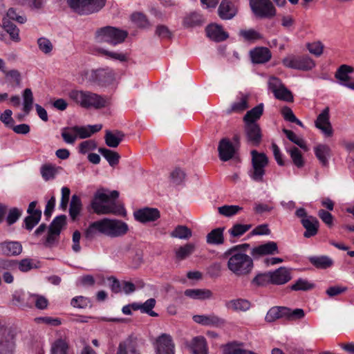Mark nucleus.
<instances>
[{
  "mask_svg": "<svg viewBox=\"0 0 354 354\" xmlns=\"http://www.w3.org/2000/svg\"><path fill=\"white\" fill-rule=\"evenodd\" d=\"M106 73L105 70L98 69L96 71H86L85 75L86 78L88 79L90 82H104L106 81L104 77Z\"/></svg>",
  "mask_w": 354,
  "mask_h": 354,
  "instance_id": "nucleus-50",
  "label": "nucleus"
},
{
  "mask_svg": "<svg viewBox=\"0 0 354 354\" xmlns=\"http://www.w3.org/2000/svg\"><path fill=\"white\" fill-rule=\"evenodd\" d=\"M51 354H68V342L62 339H58L51 346Z\"/></svg>",
  "mask_w": 354,
  "mask_h": 354,
  "instance_id": "nucleus-41",
  "label": "nucleus"
},
{
  "mask_svg": "<svg viewBox=\"0 0 354 354\" xmlns=\"http://www.w3.org/2000/svg\"><path fill=\"white\" fill-rule=\"evenodd\" d=\"M283 64L288 68L300 70L310 71L315 66V61L308 55H288L282 60Z\"/></svg>",
  "mask_w": 354,
  "mask_h": 354,
  "instance_id": "nucleus-8",
  "label": "nucleus"
},
{
  "mask_svg": "<svg viewBox=\"0 0 354 354\" xmlns=\"http://www.w3.org/2000/svg\"><path fill=\"white\" fill-rule=\"evenodd\" d=\"M8 21L9 20H13L16 22L24 24L26 22L27 18L24 15H19L17 10L14 8H10L7 12H6V17H5Z\"/></svg>",
  "mask_w": 354,
  "mask_h": 354,
  "instance_id": "nucleus-54",
  "label": "nucleus"
},
{
  "mask_svg": "<svg viewBox=\"0 0 354 354\" xmlns=\"http://www.w3.org/2000/svg\"><path fill=\"white\" fill-rule=\"evenodd\" d=\"M124 134L120 131H106L104 136L105 142L109 147H117L123 140Z\"/></svg>",
  "mask_w": 354,
  "mask_h": 354,
  "instance_id": "nucleus-30",
  "label": "nucleus"
},
{
  "mask_svg": "<svg viewBox=\"0 0 354 354\" xmlns=\"http://www.w3.org/2000/svg\"><path fill=\"white\" fill-rule=\"evenodd\" d=\"M40 172L42 178L47 181L55 177L57 169L55 165L46 164L41 167Z\"/></svg>",
  "mask_w": 354,
  "mask_h": 354,
  "instance_id": "nucleus-46",
  "label": "nucleus"
},
{
  "mask_svg": "<svg viewBox=\"0 0 354 354\" xmlns=\"http://www.w3.org/2000/svg\"><path fill=\"white\" fill-rule=\"evenodd\" d=\"M248 95L241 94L239 99L233 103L231 106V110L234 112L243 111L248 107Z\"/></svg>",
  "mask_w": 354,
  "mask_h": 354,
  "instance_id": "nucleus-55",
  "label": "nucleus"
},
{
  "mask_svg": "<svg viewBox=\"0 0 354 354\" xmlns=\"http://www.w3.org/2000/svg\"><path fill=\"white\" fill-rule=\"evenodd\" d=\"M66 223V216H59L54 218L50 225L46 241L48 243H53L57 236L60 234L62 228Z\"/></svg>",
  "mask_w": 354,
  "mask_h": 354,
  "instance_id": "nucleus-18",
  "label": "nucleus"
},
{
  "mask_svg": "<svg viewBox=\"0 0 354 354\" xmlns=\"http://www.w3.org/2000/svg\"><path fill=\"white\" fill-rule=\"evenodd\" d=\"M303 227L306 229L304 236L306 238H310L317 234L319 223L317 218L309 216L308 218L301 220Z\"/></svg>",
  "mask_w": 354,
  "mask_h": 354,
  "instance_id": "nucleus-24",
  "label": "nucleus"
},
{
  "mask_svg": "<svg viewBox=\"0 0 354 354\" xmlns=\"http://www.w3.org/2000/svg\"><path fill=\"white\" fill-rule=\"evenodd\" d=\"M227 308L234 311H243L248 310L251 307L250 302L244 299H232L227 301L225 304Z\"/></svg>",
  "mask_w": 354,
  "mask_h": 354,
  "instance_id": "nucleus-31",
  "label": "nucleus"
},
{
  "mask_svg": "<svg viewBox=\"0 0 354 354\" xmlns=\"http://www.w3.org/2000/svg\"><path fill=\"white\" fill-rule=\"evenodd\" d=\"M251 283L252 284L257 286H263L271 283L270 272L258 274L252 280Z\"/></svg>",
  "mask_w": 354,
  "mask_h": 354,
  "instance_id": "nucleus-56",
  "label": "nucleus"
},
{
  "mask_svg": "<svg viewBox=\"0 0 354 354\" xmlns=\"http://www.w3.org/2000/svg\"><path fill=\"white\" fill-rule=\"evenodd\" d=\"M156 303V299L153 298H150L145 302L141 303V312L142 313H147L151 317H157L158 314L153 310Z\"/></svg>",
  "mask_w": 354,
  "mask_h": 354,
  "instance_id": "nucleus-58",
  "label": "nucleus"
},
{
  "mask_svg": "<svg viewBox=\"0 0 354 354\" xmlns=\"http://www.w3.org/2000/svg\"><path fill=\"white\" fill-rule=\"evenodd\" d=\"M203 18L201 15L198 12H192L187 15L183 20V25L185 27L190 28L201 24Z\"/></svg>",
  "mask_w": 354,
  "mask_h": 354,
  "instance_id": "nucleus-42",
  "label": "nucleus"
},
{
  "mask_svg": "<svg viewBox=\"0 0 354 354\" xmlns=\"http://www.w3.org/2000/svg\"><path fill=\"white\" fill-rule=\"evenodd\" d=\"M252 225L250 224H235L229 230L230 234L233 237H239L248 232Z\"/></svg>",
  "mask_w": 354,
  "mask_h": 354,
  "instance_id": "nucleus-53",
  "label": "nucleus"
},
{
  "mask_svg": "<svg viewBox=\"0 0 354 354\" xmlns=\"http://www.w3.org/2000/svg\"><path fill=\"white\" fill-rule=\"evenodd\" d=\"M353 68L348 65H342L336 71L335 77L342 86L354 90V78L351 76Z\"/></svg>",
  "mask_w": 354,
  "mask_h": 354,
  "instance_id": "nucleus-13",
  "label": "nucleus"
},
{
  "mask_svg": "<svg viewBox=\"0 0 354 354\" xmlns=\"http://www.w3.org/2000/svg\"><path fill=\"white\" fill-rule=\"evenodd\" d=\"M127 36V32L110 26L100 28L96 32L98 42H106L114 46L124 41Z\"/></svg>",
  "mask_w": 354,
  "mask_h": 354,
  "instance_id": "nucleus-7",
  "label": "nucleus"
},
{
  "mask_svg": "<svg viewBox=\"0 0 354 354\" xmlns=\"http://www.w3.org/2000/svg\"><path fill=\"white\" fill-rule=\"evenodd\" d=\"M3 28L13 41L18 43L21 41L19 29L6 18L3 19Z\"/></svg>",
  "mask_w": 354,
  "mask_h": 354,
  "instance_id": "nucleus-33",
  "label": "nucleus"
},
{
  "mask_svg": "<svg viewBox=\"0 0 354 354\" xmlns=\"http://www.w3.org/2000/svg\"><path fill=\"white\" fill-rule=\"evenodd\" d=\"M279 252L277 243L274 241H268L253 248L251 255L256 259L261 256L277 254Z\"/></svg>",
  "mask_w": 354,
  "mask_h": 354,
  "instance_id": "nucleus-15",
  "label": "nucleus"
},
{
  "mask_svg": "<svg viewBox=\"0 0 354 354\" xmlns=\"http://www.w3.org/2000/svg\"><path fill=\"white\" fill-rule=\"evenodd\" d=\"M192 319L195 323L203 326L221 328L225 324V320L214 313L195 315Z\"/></svg>",
  "mask_w": 354,
  "mask_h": 354,
  "instance_id": "nucleus-12",
  "label": "nucleus"
},
{
  "mask_svg": "<svg viewBox=\"0 0 354 354\" xmlns=\"http://www.w3.org/2000/svg\"><path fill=\"white\" fill-rule=\"evenodd\" d=\"M133 216L136 221L145 223L156 221L160 215L158 209L145 207L134 212Z\"/></svg>",
  "mask_w": 354,
  "mask_h": 354,
  "instance_id": "nucleus-16",
  "label": "nucleus"
},
{
  "mask_svg": "<svg viewBox=\"0 0 354 354\" xmlns=\"http://www.w3.org/2000/svg\"><path fill=\"white\" fill-rule=\"evenodd\" d=\"M230 254L227 260L228 270L236 277L249 275L254 268L253 260L251 257L242 252L236 251L234 248L229 251Z\"/></svg>",
  "mask_w": 354,
  "mask_h": 354,
  "instance_id": "nucleus-4",
  "label": "nucleus"
},
{
  "mask_svg": "<svg viewBox=\"0 0 354 354\" xmlns=\"http://www.w3.org/2000/svg\"><path fill=\"white\" fill-rule=\"evenodd\" d=\"M62 137L66 143L73 144L77 139L74 126L63 128L62 129Z\"/></svg>",
  "mask_w": 354,
  "mask_h": 354,
  "instance_id": "nucleus-47",
  "label": "nucleus"
},
{
  "mask_svg": "<svg viewBox=\"0 0 354 354\" xmlns=\"http://www.w3.org/2000/svg\"><path fill=\"white\" fill-rule=\"evenodd\" d=\"M268 84L269 90L272 91L275 98L285 102L293 101V95L291 91L284 86L278 77H270Z\"/></svg>",
  "mask_w": 354,
  "mask_h": 354,
  "instance_id": "nucleus-10",
  "label": "nucleus"
},
{
  "mask_svg": "<svg viewBox=\"0 0 354 354\" xmlns=\"http://www.w3.org/2000/svg\"><path fill=\"white\" fill-rule=\"evenodd\" d=\"M218 12L221 19H231L236 15L237 8L230 0H223Z\"/></svg>",
  "mask_w": 354,
  "mask_h": 354,
  "instance_id": "nucleus-20",
  "label": "nucleus"
},
{
  "mask_svg": "<svg viewBox=\"0 0 354 354\" xmlns=\"http://www.w3.org/2000/svg\"><path fill=\"white\" fill-rule=\"evenodd\" d=\"M306 47L311 54L317 57H319L323 53L324 45L319 41L308 43Z\"/></svg>",
  "mask_w": 354,
  "mask_h": 354,
  "instance_id": "nucleus-63",
  "label": "nucleus"
},
{
  "mask_svg": "<svg viewBox=\"0 0 354 354\" xmlns=\"http://www.w3.org/2000/svg\"><path fill=\"white\" fill-rule=\"evenodd\" d=\"M263 111V104H259L257 106L248 111L244 116V121L245 124L248 122H255L256 120L260 118Z\"/></svg>",
  "mask_w": 354,
  "mask_h": 354,
  "instance_id": "nucleus-39",
  "label": "nucleus"
},
{
  "mask_svg": "<svg viewBox=\"0 0 354 354\" xmlns=\"http://www.w3.org/2000/svg\"><path fill=\"white\" fill-rule=\"evenodd\" d=\"M283 132L291 142L298 145L304 151L308 150L305 141L301 137L296 135L293 131L283 129Z\"/></svg>",
  "mask_w": 354,
  "mask_h": 354,
  "instance_id": "nucleus-51",
  "label": "nucleus"
},
{
  "mask_svg": "<svg viewBox=\"0 0 354 354\" xmlns=\"http://www.w3.org/2000/svg\"><path fill=\"white\" fill-rule=\"evenodd\" d=\"M239 35L245 41H254L262 38L261 34L254 29L241 30L239 32Z\"/></svg>",
  "mask_w": 354,
  "mask_h": 354,
  "instance_id": "nucleus-57",
  "label": "nucleus"
},
{
  "mask_svg": "<svg viewBox=\"0 0 354 354\" xmlns=\"http://www.w3.org/2000/svg\"><path fill=\"white\" fill-rule=\"evenodd\" d=\"M131 21L140 28H147L149 26V22L145 15L141 12L132 14Z\"/></svg>",
  "mask_w": 354,
  "mask_h": 354,
  "instance_id": "nucleus-60",
  "label": "nucleus"
},
{
  "mask_svg": "<svg viewBox=\"0 0 354 354\" xmlns=\"http://www.w3.org/2000/svg\"><path fill=\"white\" fill-rule=\"evenodd\" d=\"M29 301L34 303L35 307L40 310L46 308L48 304V301L45 297L37 294L30 295Z\"/></svg>",
  "mask_w": 354,
  "mask_h": 354,
  "instance_id": "nucleus-52",
  "label": "nucleus"
},
{
  "mask_svg": "<svg viewBox=\"0 0 354 354\" xmlns=\"http://www.w3.org/2000/svg\"><path fill=\"white\" fill-rule=\"evenodd\" d=\"M310 262L317 268L326 269L333 265V260L327 256L311 257Z\"/></svg>",
  "mask_w": 354,
  "mask_h": 354,
  "instance_id": "nucleus-38",
  "label": "nucleus"
},
{
  "mask_svg": "<svg viewBox=\"0 0 354 354\" xmlns=\"http://www.w3.org/2000/svg\"><path fill=\"white\" fill-rule=\"evenodd\" d=\"M119 193L117 191H109L100 189L95 193L91 205L93 212L97 214H115L125 216L124 207L118 204L115 200Z\"/></svg>",
  "mask_w": 354,
  "mask_h": 354,
  "instance_id": "nucleus-2",
  "label": "nucleus"
},
{
  "mask_svg": "<svg viewBox=\"0 0 354 354\" xmlns=\"http://www.w3.org/2000/svg\"><path fill=\"white\" fill-rule=\"evenodd\" d=\"M286 151L289 153L293 164L298 168L304 165V160L301 151L295 147H286Z\"/></svg>",
  "mask_w": 354,
  "mask_h": 354,
  "instance_id": "nucleus-37",
  "label": "nucleus"
},
{
  "mask_svg": "<svg viewBox=\"0 0 354 354\" xmlns=\"http://www.w3.org/2000/svg\"><path fill=\"white\" fill-rule=\"evenodd\" d=\"M252 61L257 64H263L268 62L271 58V53L268 48H256L250 52Z\"/></svg>",
  "mask_w": 354,
  "mask_h": 354,
  "instance_id": "nucleus-27",
  "label": "nucleus"
},
{
  "mask_svg": "<svg viewBox=\"0 0 354 354\" xmlns=\"http://www.w3.org/2000/svg\"><path fill=\"white\" fill-rule=\"evenodd\" d=\"M315 156L323 166L328 164V159L331 156L330 147L325 144H319L314 147Z\"/></svg>",
  "mask_w": 354,
  "mask_h": 354,
  "instance_id": "nucleus-28",
  "label": "nucleus"
},
{
  "mask_svg": "<svg viewBox=\"0 0 354 354\" xmlns=\"http://www.w3.org/2000/svg\"><path fill=\"white\" fill-rule=\"evenodd\" d=\"M314 287L313 283L309 282L306 279H299L297 280L295 283L291 286V289L292 290H308L312 289Z\"/></svg>",
  "mask_w": 354,
  "mask_h": 354,
  "instance_id": "nucleus-61",
  "label": "nucleus"
},
{
  "mask_svg": "<svg viewBox=\"0 0 354 354\" xmlns=\"http://www.w3.org/2000/svg\"><path fill=\"white\" fill-rule=\"evenodd\" d=\"M116 354H141L136 342L127 338L120 342Z\"/></svg>",
  "mask_w": 354,
  "mask_h": 354,
  "instance_id": "nucleus-22",
  "label": "nucleus"
},
{
  "mask_svg": "<svg viewBox=\"0 0 354 354\" xmlns=\"http://www.w3.org/2000/svg\"><path fill=\"white\" fill-rule=\"evenodd\" d=\"M247 140L252 145L257 146L261 140V133L259 126L256 122H248L245 127Z\"/></svg>",
  "mask_w": 354,
  "mask_h": 354,
  "instance_id": "nucleus-17",
  "label": "nucleus"
},
{
  "mask_svg": "<svg viewBox=\"0 0 354 354\" xmlns=\"http://www.w3.org/2000/svg\"><path fill=\"white\" fill-rule=\"evenodd\" d=\"M270 273L271 277V283L282 285L291 279L290 272L285 267H281L274 272H270Z\"/></svg>",
  "mask_w": 354,
  "mask_h": 354,
  "instance_id": "nucleus-23",
  "label": "nucleus"
},
{
  "mask_svg": "<svg viewBox=\"0 0 354 354\" xmlns=\"http://www.w3.org/2000/svg\"><path fill=\"white\" fill-rule=\"evenodd\" d=\"M41 216V211H37L32 215H29L25 218V225L26 229L31 230L40 221Z\"/></svg>",
  "mask_w": 354,
  "mask_h": 354,
  "instance_id": "nucleus-59",
  "label": "nucleus"
},
{
  "mask_svg": "<svg viewBox=\"0 0 354 354\" xmlns=\"http://www.w3.org/2000/svg\"><path fill=\"white\" fill-rule=\"evenodd\" d=\"M22 246L17 241H5L0 243V253L6 256H17L21 254Z\"/></svg>",
  "mask_w": 354,
  "mask_h": 354,
  "instance_id": "nucleus-25",
  "label": "nucleus"
},
{
  "mask_svg": "<svg viewBox=\"0 0 354 354\" xmlns=\"http://www.w3.org/2000/svg\"><path fill=\"white\" fill-rule=\"evenodd\" d=\"M128 231V225L124 221L104 218L90 223L84 232V236L88 240H92L99 234L117 238L124 236Z\"/></svg>",
  "mask_w": 354,
  "mask_h": 354,
  "instance_id": "nucleus-1",
  "label": "nucleus"
},
{
  "mask_svg": "<svg viewBox=\"0 0 354 354\" xmlns=\"http://www.w3.org/2000/svg\"><path fill=\"white\" fill-rule=\"evenodd\" d=\"M241 209L238 205H224L218 207V212L225 216H232L237 214Z\"/></svg>",
  "mask_w": 354,
  "mask_h": 354,
  "instance_id": "nucleus-64",
  "label": "nucleus"
},
{
  "mask_svg": "<svg viewBox=\"0 0 354 354\" xmlns=\"http://www.w3.org/2000/svg\"><path fill=\"white\" fill-rule=\"evenodd\" d=\"M185 295L194 299H206L212 297V292L208 289H188Z\"/></svg>",
  "mask_w": 354,
  "mask_h": 354,
  "instance_id": "nucleus-35",
  "label": "nucleus"
},
{
  "mask_svg": "<svg viewBox=\"0 0 354 354\" xmlns=\"http://www.w3.org/2000/svg\"><path fill=\"white\" fill-rule=\"evenodd\" d=\"M192 235V230L185 225H178L171 232V236L179 239L187 240Z\"/></svg>",
  "mask_w": 354,
  "mask_h": 354,
  "instance_id": "nucleus-40",
  "label": "nucleus"
},
{
  "mask_svg": "<svg viewBox=\"0 0 354 354\" xmlns=\"http://www.w3.org/2000/svg\"><path fill=\"white\" fill-rule=\"evenodd\" d=\"M0 346L4 351L12 350L15 346V335L7 330L0 327Z\"/></svg>",
  "mask_w": 354,
  "mask_h": 354,
  "instance_id": "nucleus-29",
  "label": "nucleus"
},
{
  "mask_svg": "<svg viewBox=\"0 0 354 354\" xmlns=\"http://www.w3.org/2000/svg\"><path fill=\"white\" fill-rule=\"evenodd\" d=\"M23 97V105H24V111L28 114L31 111L33 105V94L30 88H26L22 94Z\"/></svg>",
  "mask_w": 354,
  "mask_h": 354,
  "instance_id": "nucleus-43",
  "label": "nucleus"
},
{
  "mask_svg": "<svg viewBox=\"0 0 354 354\" xmlns=\"http://www.w3.org/2000/svg\"><path fill=\"white\" fill-rule=\"evenodd\" d=\"M87 0H67L68 6L75 12L80 15H86V3Z\"/></svg>",
  "mask_w": 354,
  "mask_h": 354,
  "instance_id": "nucleus-48",
  "label": "nucleus"
},
{
  "mask_svg": "<svg viewBox=\"0 0 354 354\" xmlns=\"http://www.w3.org/2000/svg\"><path fill=\"white\" fill-rule=\"evenodd\" d=\"M192 354H208V346L205 338L199 335L192 339L188 344Z\"/></svg>",
  "mask_w": 354,
  "mask_h": 354,
  "instance_id": "nucleus-19",
  "label": "nucleus"
},
{
  "mask_svg": "<svg viewBox=\"0 0 354 354\" xmlns=\"http://www.w3.org/2000/svg\"><path fill=\"white\" fill-rule=\"evenodd\" d=\"M207 36L215 41H221L227 38L228 35L221 26L210 24L206 28Z\"/></svg>",
  "mask_w": 354,
  "mask_h": 354,
  "instance_id": "nucleus-26",
  "label": "nucleus"
},
{
  "mask_svg": "<svg viewBox=\"0 0 354 354\" xmlns=\"http://www.w3.org/2000/svg\"><path fill=\"white\" fill-rule=\"evenodd\" d=\"M106 0H87L84 10L86 15L94 13L100 10L105 5Z\"/></svg>",
  "mask_w": 354,
  "mask_h": 354,
  "instance_id": "nucleus-45",
  "label": "nucleus"
},
{
  "mask_svg": "<svg viewBox=\"0 0 354 354\" xmlns=\"http://www.w3.org/2000/svg\"><path fill=\"white\" fill-rule=\"evenodd\" d=\"M99 151L108 161L111 166H114L118 163L120 156L117 152L106 148H100Z\"/></svg>",
  "mask_w": 354,
  "mask_h": 354,
  "instance_id": "nucleus-44",
  "label": "nucleus"
},
{
  "mask_svg": "<svg viewBox=\"0 0 354 354\" xmlns=\"http://www.w3.org/2000/svg\"><path fill=\"white\" fill-rule=\"evenodd\" d=\"M304 316V311L301 308L292 310L287 307L274 306L268 311L265 319L267 322H273L280 318L297 320L302 319Z\"/></svg>",
  "mask_w": 354,
  "mask_h": 354,
  "instance_id": "nucleus-5",
  "label": "nucleus"
},
{
  "mask_svg": "<svg viewBox=\"0 0 354 354\" xmlns=\"http://www.w3.org/2000/svg\"><path fill=\"white\" fill-rule=\"evenodd\" d=\"M223 228L218 227L212 230L206 236V241L210 245H221L224 242Z\"/></svg>",
  "mask_w": 354,
  "mask_h": 354,
  "instance_id": "nucleus-32",
  "label": "nucleus"
},
{
  "mask_svg": "<svg viewBox=\"0 0 354 354\" xmlns=\"http://www.w3.org/2000/svg\"><path fill=\"white\" fill-rule=\"evenodd\" d=\"M254 15L260 19H270L276 15V9L270 0H250Z\"/></svg>",
  "mask_w": 354,
  "mask_h": 354,
  "instance_id": "nucleus-9",
  "label": "nucleus"
},
{
  "mask_svg": "<svg viewBox=\"0 0 354 354\" xmlns=\"http://www.w3.org/2000/svg\"><path fill=\"white\" fill-rule=\"evenodd\" d=\"M281 114L283 118L290 122H295L300 127H303V123L295 115L292 109L288 106H284L281 109Z\"/></svg>",
  "mask_w": 354,
  "mask_h": 354,
  "instance_id": "nucleus-62",
  "label": "nucleus"
},
{
  "mask_svg": "<svg viewBox=\"0 0 354 354\" xmlns=\"http://www.w3.org/2000/svg\"><path fill=\"white\" fill-rule=\"evenodd\" d=\"M68 97L76 104L86 109H101L109 106V99L89 91L73 89Z\"/></svg>",
  "mask_w": 354,
  "mask_h": 354,
  "instance_id": "nucleus-3",
  "label": "nucleus"
},
{
  "mask_svg": "<svg viewBox=\"0 0 354 354\" xmlns=\"http://www.w3.org/2000/svg\"><path fill=\"white\" fill-rule=\"evenodd\" d=\"M219 158L223 161H227L233 158L235 149L232 143L227 139H222L218 147Z\"/></svg>",
  "mask_w": 354,
  "mask_h": 354,
  "instance_id": "nucleus-21",
  "label": "nucleus"
},
{
  "mask_svg": "<svg viewBox=\"0 0 354 354\" xmlns=\"http://www.w3.org/2000/svg\"><path fill=\"white\" fill-rule=\"evenodd\" d=\"M154 354H175V344L171 335L163 333L153 342Z\"/></svg>",
  "mask_w": 354,
  "mask_h": 354,
  "instance_id": "nucleus-11",
  "label": "nucleus"
},
{
  "mask_svg": "<svg viewBox=\"0 0 354 354\" xmlns=\"http://www.w3.org/2000/svg\"><path fill=\"white\" fill-rule=\"evenodd\" d=\"M195 244L187 243L175 250V256L177 260L182 261L189 257L195 250Z\"/></svg>",
  "mask_w": 354,
  "mask_h": 354,
  "instance_id": "nucleus-34",
  "label": "nucleus"
},
{
  "mask_svg": "<svg viewBox=\"0 0 354 354\" xmlns=\"http://www.w3.org/2000/svg\"><path fill=\"white\" fill-rule=\"evenodd\" d=\"M82 204L80 198L77 195H73L71 201L69 208V214L73 221H75L77 218L82 210Z\"/></svg>",
  "mask_w": 354,
  "mask_h": 354,
  "instance_id": "nucleus-36",
  "label": "nucleus"
},
{
  "mask_svg": "<svg viewBox=\"0 0 354 354\" xmlns=\"http://www.w3.org/2000/svg\"><path fill=\"white\" fill-rule=\"evenodd\" d=\"M329 108L326 107L317 116L315 120V127L326 137L333 135V129L330 122Z\"/></svg>",
  "mask_w": 354,
  "mask_h": 354,
  "instance_id": "nucleus-14",
  "label": "nucleus"
},
{
  "mask_svg": "<svg viewBox=\"0 0 354 354\" xmlns=\"http://www.w3.org/2000/svg\"><path fill=\"white\" fill-rule=\"evenodd\" d=\"M37 44L41 52L45 55L50 54L53 50V44L46 37H41L37 39Z\"/></svg>",
  "mask_w": 354,
  "mask_h": 354,
  "instance_id": "nucleus-49",
  "label": "nucleus"
},
{
  "mask_svg": "<svg viewBox=\"0 0 354 354\" xmlns=\"http://www.w3.org/2000/svg\"><path fill=\"white\" fill-rule=\"evenodd\" d=\"M252 168L249 171L250 177L256 182H262L266 174V167L268 165V158L264 153L257 150L251 151Z\"/></svg>",
  "mask_w": 354,
  "mask_h": 354,
  "instance_id": "nucleus-6",
  "label": "nucleus"
}]
</instances>
